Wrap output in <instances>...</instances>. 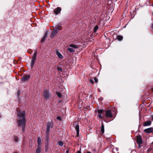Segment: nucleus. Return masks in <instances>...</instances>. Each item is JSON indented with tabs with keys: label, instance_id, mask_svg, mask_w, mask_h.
<instances>
[{
	"label": "nucleus",
	"instance_id": "nucleus-5",
	"mask_svg": "<svg viewBox=\"0 0 153 153\" xmlns=\"http://www.w3.org/2000/svg\"><path fill=\"white\" fill-rule=\"evenodd\" d=\"M44 96L45 99H49L50 97V93L48 90H45L44 91Z\"/></svg>",
	"mask_w": 153,
	"mask_h": 153
},
{
	"label": "nucleus",
	"instance_id": "nucleus-14",
	"mask_svg": "<svg viewBox=\"0 0 153 153\" xmlns=\"http://www.w3.org/2000/svg\"><path fill=\"white\" fill-rule=\"evenodd\" d=\"M37 53V51H36L34 53L33 56L32 60L35 61L36 60V55Z\"/></svg>",
	"mask_w": 153,
	"mask_h": 153
},
{
	"label": "nucleus",
	"instance_id": "nucleus-6",
	"mask_svg": "<svg viewBox=\"0 0 153 153\" xmlns=\"http://www.w3.org/2000/svg\"><path fill=\"white\" fill-rule=\"evenodd\" d=\"M73 125L75 128V129L77 132V136L78 137L79 133V126L78 124L75 122L74 123Z\"/></svg>",
	"mask_w": 153,
	"mask_h": 153
},
{
	"label": "nucleus",
	"instance_id": "nucleus-12",
	"mask_svg": "<svg viewBox=\"0 0 153 153\" xmlns=\"http://www.w3.org/2000/svg\"><path fill=\"white\" fill-rule=\"evenodd\" d=\"M42 137H39L37 140L38 146H41L42 143Z\"/></svg>",
	"mask_w": 153,
	"mask_h": 153
},
{
	"label": "nucleus",
	"instance_id": "nucleus-29",
	"mask_svg": "<svg viewBox=\"0 0 153 153\" xmlns=\"http://www.w3.org/2000/svg\"><path fill=\"white\" fill-rule=\"evenodd\" d=\"M94 79L95 81V82H98V79H97L96 78V77H95Z\"/></svg>",
	"mask_w": 153,
	"mask_h": 153
},
{
	"label": "nucleus",
	"instance_id": "nucleus-30",
	"mask_svg": "<svg viewBox=\"0 0 153 153\" xmlns=\"http://www.w3.org/2000/svg\"><path fill=\"white\" fill-rule=\"evenodd\" d=\"M98 117L100 119H102V115L101 114H99L98 115Z\"/></svg>",
	"mask_w": 153,
	"mask_h": 153
},
{
	"label": "nucleus",
	"instance_id": "nucleus-36",
	"mask_svg": "<svg viewBox=\"0 0 153 153\" xmlns=\"http://www.w3.org/2000/svg\"><path fill=\"white\" fill-rule=\"evenodd\" d=\"M91 153V152H87V153Z\"/></svg>",
	"mask_w": 153,
	"mask_h": 153
},
{
	"label": "nucleus",
	"instance_id": "nucleus-1",
	"mask_svg": "<svg viewBox=\"0 0 153 153\" xmlns=\"http://www.w3.org/2000/svg\"><path fill=\"white\" fill-rule=\"evenodd\" d=\"M25 111H19L18 112V124L19 127H22V131L24 130L25 124Z\"/></svg>",
	"mask_w": 153,
	"mask_h": 153
},
{
	"label": "nucleus",
	"instance_id": "nucleus-20",
	"mask_svg": "<svg viewBox=\"0 0 153 153\" xmlns=\"http://www.w3.org/2000/svg\"><path fill=\"white\" fill-rule=\"evenodd\" d=\"M98 28V27L97 26H95L94 28V32H96Z\"/></svg>",
	"mask_w": 153,
	"mask_h": 153
},
{
	"label": "nucleus",
	"instance_id": "nucleus-27",
	"mask_svg": "<svg viewBox=\"0 0 153 153\" xmlns=\"http://www.w3.org/2000/svg\"><path fill=\"white\" fill-rule=\"evenodd\" d=\"M80 103H81V101H80L79 102H78V105L79 106V107H80V108H81V106H82V102H81V105L80 104Z\"/></svg>",
	"mask_w": 153,
	"mask_h": 153
},
{
	"label": "nucleus",
	"instance_id": "nucleus-38",
	"mask_svg": "<svg viewBox=\"0 0 153 153\" xmlns=\"http://www.w3.org/2000/svg\"><path fill=\"white\" fill-rule=\"evenodd\" d=\"M14 153H18V152H15Z\"/></svg>",
	"mask_w": 153,
	"mask_h": 153
},
{
	"label": "nucleus",
	"instance_id": "nucleus-32",
	"mask_svg": "<svg viewBox=\"0 0 153 153\" xmlns=\"http://www.w3.org/2000/svg\"><path fill=\"white\" fill-rule=\"evenodd\" d=\"M77 153H82L80 151H77Z\"/></svg>",
	"mask_w": 153,
	"mask_h": 153
},
{
	"label": "nucleus",
	"instance_id": "nucleus-16",
	"mask_svg": "<svg viewBox=\"0 0 153 153\" xmlns=\"http://www.w3.org/2000/svg\"><path fill=\"white\" fill-rule=\"evenodd\" d=\"M41 146H37V148L36 150V153H40L41 152Z\"/></svg>",
	"mask_w": 153,
	"mask_h": 153
},
{
	"label": "nucleus",
	"instance_id": "nucleus-8",
	"mask_svg": "<svg viewBox=\"0 0 153 153\" xmlns=\"http://www.w3.org/2000/svg\"><path fill=\"white\" fill-rule=\"evenodd\" d=\"M144 131L146 133H150L153 132V128L151 127L144 130Z\"/></svg>",
	"mask_w": 153,
	"mask_h": 153
},
{
	"label": "nucleus",
	"instance_id": "nucleus-9",
	"mask_svg": "<svg viewBox=\"0 0 153 153\" xmlns=\"http://www.w3.org/2000/svg\"><path fill=\"white\" fill-rule=\"evenodd\" d=\"M137 142L139 145L142 143V139L140 136H138L137 138Z\"/></svg>",
	"mask_w": 153,
	"mask_h": 153
},
{
	"label": "nucleus",
	"instance_id": "nucleus-34",
	"mask_svg": "<svg viewBox=\"0 0 153 153\" xmlns=\"http://www.w3.org/2000/svg\"><path fill=\"white\" fill-rule=\"evenodd\" d=\"M66 153H69V152H68V150H67V151H66Z\"/></svg>",
	"mask_w": 153,
	"mask_h": 153
},
{
	"label": "nucleus",
	"instance_id": "nucleus-19",
	"mask_svg": "<svg viewBox=\"0 0 153 153\" xmlns=\"http://www.w3.org/2000/svg\"><path fill=\"white\" fill-rule=\"evenodd\" d=\"M117 38L119 41H121L123 39V37L122 36L118 35L117 36Z\"/></svg>",
	"mask_w": 153,
	"mask_h": 153
},
{
	"label": "nucleus",
	"instance_id": "nucleus-21",
	"mask_svg": "<svg viewBox=\"0 0 153 153\" xmlns=\"http://www.w3.org/2000/svg\"><path fill=\"white\" fill-rule=\"evenodd\" d=\"M59 145L60 146H62L63 145V143L62 141H59L58 142Z\"/></svg>",
	"mask_w": 153,
	"mask_h": 153
},
{
	"label": "nucleus",
	"instance_id": "nucleus-33",
	"mask_svg": "<svg viewBox=\"0 0 153 153\" xmlns=\"http://www.w3.org/2000/svg\"><path fill=\"white\" fill-rule=\"evenodd\" d=\"M152 119L153 120V116H152L151 117Z\"/></svg>",
	"mask_w": 153,
	"mask_h": 153
},
{
	"label": "nucleus",
	"instance_id": "nucleus-24",
	"mask_svg": "<svg viewBox=\"0 0 153 153\" xmlns=\"http://www.w3.org/2000/svg\"><path fill=\"white\" fill-rule=\"evenodd\" d=\"M90 82L92 84H94V80L92 78H91L89 79Z\"/></svg>",
	"mask_w": 153,
	"mask_h": 153
},
{
	"label": "nucleus",
	"instance_id": "nucleus-3",
	"mask_svg": "<svg viewBox=\"0 0 153 153\" xmlns=\"http://www.w3.org/2000/svg\"><path fill=\"white\" fill-rule=\"evenodd\" d=\"M53 123L52 121L48 122L47 125V130L46 131V134L48 135L49 133L51 128L53 127Z\"/></svg>",
	"mask_w": 153,
	"mask_h": 153
},
{
	"label": "nucleus",
	"instance_id": "nucleus-11",
	"mask_svg": "<svg viewBox=\"0 0 153 153\" xmlns=\"http://www.w3.org/2000/svg\"><path fill=\"white\" fill-rule=\"evenodd\" d=\"M30 77L29 75L24 76L22 78V79L23 82H25L29 79Z\"/></svg>",
	"mask_w": 153,
	"mask_h": 153
},
{
	"label": "nucleus",
	"instance_id": "nucleus-28",
	"mask_svg": "<svg viewBox=\"0 0 153 153\" xmlns=\"http://www.w3.org/2000/svg\"><path fill=\"white\" fill-rule=\"evenodd\" d=\"M57 70H58L59 71H62V69L61 68H60V67H58L57 68Z\"/></svg>",
	"mask_w": 153,
	"mask_h": 153
},
{
	"label": "nucleus",
	"instance_id": "nucleus-37",
	"mask_svg": "<svg viewBox=\"0 0 153 153\" xmlns=\"http://www.w3.org/2000/svg\"><path fill=\"white\" fill-rule=\"evenodd\" d=\"M152 89L153 90V88H152Z\"/></svg>",
	"mask_w": 153,
	"mask_h": 153
},
{
	"label": "nucleus",
	"instance_id": "nucleus-13",
	"mask_svg": "<svg viewBox=\"0 0 153 153\" xmlns=\"http://www.w3.org/2000/svg\"><path fill=\"white\" fill-rule=\"evenodd\" d=\"M151 121L150 120H149L148 121H146L144 122L143 126H149L151 125Z\"/></svg>",
	"mask_w": 153,
	"mask_h": 153
},
{
	"label": "nucleus",
	"instance_id": "nucleus-26",
	"mask_svg": "<svg viewBox=\"0 0 153 153\" xmlns=\"http://www.w3.org/2000/svg\"><path fill=\"white\" fill-rule=\"evenodd\" d=\"M103 110L102 109H99L97 111V112L98 113H101L103 111Z\"/></svg>",
	"mask_w": 153,
	"mask_h": 153
},
{
	"label": "nucleus",
	"instance_id": "nucleus-25",
	"mask_svg": "<svg viewBox=\"0 0 153 153\" xmlns=\"http://www.w3.org/2000/svg\"><path fill=\"white\" fill-rule=\"evenodd\" d=\"M56 94H57V95L58 96V97H62V94L59 93L57 92V93Z\"/></svg>",
	"mask_w": 153,
	"mask_h": 153
},
{
	"label": "nucleus",
	"instance_id": "nucleus-4",
	"mask_svg": "<svg viewBox=\"0 0 153 153\" xmlns=\"http://www.w3.org/2000/svg\"><path fill=\"white\" fill-rule=\"evenodd\" d=\"M78 48V47L77 45L73 44H71L70 45V48L68 49L67 50L70 52L72 53L75 51L74 49H77Z\"/></svg>",
	"mask_w": 153,
	"mask_h": 153
},
{
	"label": "nucleus",
	"instance_id": "nucleus-10",
	"mask_svg": "<svg viewBox=\"0 0 153 153\" xmlns=\"http://www.w3.org/2000/svg\"><path fill=\"white\" fill-rule=\"evenodd\" d=\"M61 9L59 7H57L54 10V13L55 14L57 15L61 11Z\"/></svg>",
	"mask_w": 153,
	"mask_h": 153
},
{
	"label": "nucleus",
	"instance_id": "nucleus-2",
	"mask_svg": "<svg viewBox=\"0 0 153 153\" xmlns=\"http://www.w3.org/2000/svg\"><path fill=\"white\" fill-rule=\"evenodd\" d=\"M62 29V28L59 25L55 26L54 28V30L52 31L51 33V38H53L56 34L58 32Z\"/></svg>",
	"mask_w": 153,
	"mask_h": 153
},
{
	"label": "nucleus",
	"instance_id": "nucleus-18",
	"mask_svg": "<svg viewBox=\"0 0 153 153\" xmlns=\"http://www.w3.org/2000/svg\"><path fill=\"white\" fill-rule=\"evenodd\" d=\"M101 131L102 133H103L104 132V127L103 124L101 125Z\"/></svg>",
	"mask_w": 153,
	"mask_h": 153
},
{
	"label": "nucleus",
	"instance_id": "nucleus-35",
	"mask_svg": "<svg viewBox=\"0 0 153 153\" xmlns=\"http://www.w3.org/2000/svg\"><path fill=\"white\" fill-rule=\"evenodd\" d=\"M152 29H153V23L152 24Z\"/></svg>",
	"mask_w": 153,
	"mask_h": 153
},
{
	"label": "nucleus",
	"instance_id": "nucleus-7",
	"mask_svg": "<svg viewBox=\"0 0 153 153\" xmlns=\"http://www.w3.org/2000/svg\"><path fill=\"white\" fill-rule=\"evenodd\" d=\"M105 116L107 117L111 118L112 117V114L111 111L107 110L105 111Z\"/></svg>",
	"mask_w": 153,
	"mask_h": 153
},
{
	"label": "nucleus",
	"instance_id": "nucleus-31",
	"mask_svg": "<svg viewBox=\"0 0 153 153\" xmlns=\"http://www.w3.org/2000/svg\"><path fill=\"white\" fill-rule=\"evenodd\" d=\"M57 119L59 120H61V118L59 117H57L56 118Z\"/></svg>",
	"mask_w": 153,
	"mask_h": 153
},
{
	"label": "nucleus",
	"instance_id": "nucleus-15",
	"mask_svg": "<svg viewBox=\"0 0 153 153\" xmlns=\"http://www.w3.org/2000/svg\"><path fill=\"white\" fill-rule=\"evenodd\" d=\"M56 54L58 56V57L60 59H62L63 58V56L61 54V53L58 51H57L56 52Z\"/></svg>",
	"mask_w": 153,
	"mask_h": 153
},
{
	"label": "nucleus",
	"instance_id": "nucleus-17",
	"mask_svg": "<svg viewBox=\"0 0 153 153\" xmlns=\"http://www.w3.org/2000/svg\"><path fill=\"white\" fill-rule=\"evenodd\" d=\"M47 33H45V36L43 37V38L41 39V42H43L45 40V39L47 38Z\"/></svg>",
	"mask_w": 153,
	"mask_h": 153
},
{
	"label": "nucleus",
	"instance_id": "nucleus-23",
	"mask_svg": "<svg viewBox=\"0 0 153 153\" xmlns=\"http://www.w3.org/2000/svg\"><path fill=\"white\" fill-rule=\"evenodd\" d=\"M35 61L32 60L31 65V68H32L34 65V64L35 63Z\"/></svg>",
	"mask_w": 153,
	"mask_h": 153
},
{
	"label": "nucleus",
	"instance_id": "nucleus-22",
	"mask_svg": "<svg viewBox=\"0 0 153 153\" xmlns=\"http://www.w3.org/2000/svg\"><path fill=\"white\" fill-rule=\"evenodd\" d=\"M14 140L15 142H17L18 141V138L17 136H15L14 137Z\"/></svg>",
	"mask_w": 153,
	"mask_h": 153
}]
</instances>
